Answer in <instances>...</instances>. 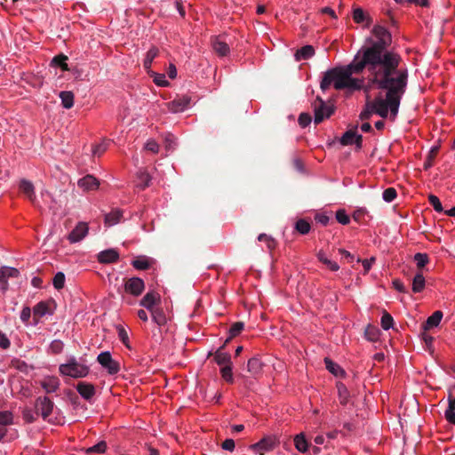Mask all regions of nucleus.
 <instances>
[{"label": "nucleus", "mask_w": 455, "mask_h": 455, "mask_svg": "<svg viewBox=\"0 0 455 455\" xmlns=\"http://www.w3.org/2000/svg\"><path fill=\"white\" fill-rule=\"evenodd\" d=\"M151 77H153L154 83L158 86H167L169 85V82L165 79V76L164 74H159L154 71L148 73Z\"/></svg>", "instance_id": "41"}, {"label": "nucleus", "mask_w": 455, "mask_h": 455, "mask_svg": "<svg viewBox=\"0 0 455 455\" xmlns=\"http://www.w3.org/2000/svg\"><path fill=\"white\" fill-rule=\"evenodd\" d=\"M78 187L82 188L84 191H92L98 189L100 181L92 175H86L77 181Z\"/></svg>", "instance_id": "15"}, {"label": "nucleus", "mask_w": 455, "mask_h": 455, "mask_svg": "<svg viewBox=\"0 0 455 455\" xmlns=\"http://www.w3.org/2000/svg\"><path fill=\"white\" fill-rule=\"evenodd\" d=\"M56 307L57 305L53 299L38 302L33 308L34 324L36 325L41 317L53 315Z\"/></svg>", "instance_id": "5"}, {"label": "nucleus", "mask_w": 455, "mask_h": 455, "mask_svg": "<svg viewBox=\"0 0 455 455\" xmlns=\"http://www.w3.org/2000/svg\"><path fill=\"white\" fill-rule=\"evenodd\" d=\"M145 148L152 153H157L159 150V145L155 140H148L146 145Z\"/></svg>", "instance_id": "59"}, {"label": "nucleus", "mask_w": 455, "mask_h": 455, "mask_svg": "<svg viewBox=\"0 0 455 455\" xmlns=\"http://www.w3.org/2000/svg\"><path fill=\"white\" fill-rule=\"evenodd\" d=\"M109 145V140H104L101 143L93 146L92 148V155L94 156H100L106 150L108 149Z\"/></svg>", "instance_id": "42"}, {"label": "nucleus", "mask_w": 455, "mask_h": 455, "mask_svg": "<svg viewBox=\"0 0 455 455\" xmlns=\"http://www.w3.org/2000/svg\"><path fill=\"white\" fill-rule=\"evenodd\" d=\"M221 447H222V449H224L226 451H233L235 447V441L233 439H226L222 443Z\"/></svg>", "instance_id": "60"}, {"label": "nucleus", "mask_w": 455, "mask_h": 455, "mask_svg": "<svg viewBox=\"0 0 455 455\" xmlns=\"http://www.w3.org/2000/svg\"><path fill=\"white\" fill-rule=\"evenodd\" d=\"M160 301V296L155 291L148 292L140 300V305L151 311L156 308V305Z\"/></svg>", "instance_id": "17"}, {"label": "nucleus", "mask_w": 455, "mask_h": 455, "mask_svg": "<svg viewBox=\"0 0 455 455\" xmlns=\"http://www.w3.org/2000/svg\"><path fill=\"white\" fill-rule=\"evenodd\" d=\"M158 55V49L156 47H152L148 50L147 52L146 58L144 60L143 67L148 71V73H150L151 70V65L154 60V59Z\"/></svg>", "instance_id": "30"}, {"label": "nucleus", "mask_w": 455, "mask_h": 455, "mask_svg": "<svg viewBox=\"0 0 455 455\" xmlns=\"http://www.w3.org/2000/svg\"><path fill=\"white\" fill-rule=\"evenodd\" d=\"M88 231L89 228L86 222H78L68 235V239L71 243L80 242L87 235Z\"/></svg>", "instance_id": "11"}, {"label": "nucleus", "mask_w": 455, "mask_h": 455, "mask_svg": "<svg viewBox=\"0 0 455 455\" xmlns=\"http://www.w3.org/2000/svg\"><path fill=\"white\" fill-rule=\"evenodd\" d=\"M425 288V277L421 272L415 275L412 279V291L415 293L421 292Z\"/></svg>", "instance_id": "28"}, {"label": "nucleus", "mask_w": 455, "mask_h": 455, "mask_svg": "<svg viewBox=\"0 0 455 455\" xmlns=\"http://www.w3.org/2000/svg\"><path fill=\"white\" fill-rule=\"evenodd\" d=\"M20 275V272L17 268L11 267H0V284L1 289L3 291H5L8 290V278L11 277H18Z\"/></svg>", "instance_id": "13"}, {"label": "nucleus", "mask_w": 455, "mask_h": 455, "mask_svg": "<svg viewBox=\"0 0 455 455\" xmlns=\"http://www.w3.org/2000/svg\"><path fill=\"white\" fill-rule=\"evenodd\" d=\"M212 46L215 53L220 57L227 56L229 53V45L224 40L223 36H215L212 39Z\"/></svg>", "instance_id": "14"}, {"label": "nucleus", "mask_w": 455, "mask_h": 455, "mask_svg": "<svg viewBox=\"0 0 455 455\" xmlns=\"http://www.w3.org/2000/svg\"><path fill=\"white\" fill-rule=\"evenodd\" d=\"M312 121L311 116L307 113H301L299 116L298 122L299 124L305 128L307 127Z\"/></svg>", "instance_id": "56"}, {"label": "nucleus", "mask_w": 455, "mask_h": 455, "mask_svg": "<svg viewBox=\"0 0 455 455\" xmlns=\"http://www.w3.org/2000/svg\"><path fill=\"white\" fill-rule=\"evenodd\" d=\"M223 350L224 346H221L213 354L214 361L218 365L221 367L226 366L228 364H232L231 355L228 353L224 352Z\"/></svg>", "instance_id": "19"}, {"label": "nucleus", "mask_w": 455, "mask_h": 455, "mask_svg": "<svg viewBox=\"0 0 455 455\" xmlns=\"http://www.w3.org/2000/svg\"><path fill=\"white\" fill-rule=\"evenodd\" d=\"M324 363L326 369L336 377L342 376L345 374L344 370L338 363L331 361L330 358L325 357Z\"/></svg>", "instance_id": "26"}, {"label": "nucleus", "mask_w": 455, "mask_h": 455, "mask_svg": "<svg viewBox=\"0 0 455 455\" xmlns=\"http://www.w3.org/2000/svg\"><path fill=\"white\" fill-rule=\"evenodd\" d=\"M263 363L258 357H252L249 359L247 363V371L253 377H256L261 373Z\"/></svg>", "instance_id": "21"}, {"label": "nucleus", "mask_w": 455, "mask_h": 455, "mask_svg": "<svg viewBox=\"0 0 455 455\" xmlns=\"http://www.w3.org/2000/svg\"><path fill=\"white\" fill-rule=\"evenodd\" d=\"M23 419L28 423H32L36 420V413L31 409H25L23 411Z\"/></svg>", "instance_id": "57"}, {"label": "nucleus", "mask_w": 455, "mask_h": 455, "mask_svg": "<svg viewBox=\"0 0 455 455\" xmlns=\"http://www.w3.org/2000/svg\"><path fill=\"white\" fill-rule=\"evenodd\" d=\"M438 150H439V148L438 147H433L428 155H427V159L425 160L424 162V169L425 170H427L429 168H431L433 166V163H434V159L435 157L436 156L437 153H438Z\"/></svg>", "instance_id": "38"}, {"label": "nucleus", "mask_w": 455, "mask_h": 455, "mask_svg": "<svg viewBox=\"0 0 455 455\" xmlns=\"http://www.w3.org/2000/svg\"><path fill=\"white\" fill-rule=\"evenodd\" d=\"M20 189L32 203H34L36 200L35 188L30 181L21 180L20 182Z\"/></svg>", "instance_id": "22"}, {"label": "nucleus", "mask_w": 455, "mask_h": 455, "mask_svg": "<svg viewBox=\"0 0 455 455\" xmlns=\"http://www.w3.org/2000/svg\"><path fill=\"white\" fill-rule=\"evenodd\" d=\"M407 84V79L382 75L375 76V80L369 85L385 91L386 96L385 98L379 96L372 101L367 102L365 108L360 114V119L368 120L373 113H376L382 118L389 117L391 121H395Z\"/></svg>", "instance_id": "2"}, {"label": "nucleus", "mask_w": 455, "mask_h": 455, "mask_svg": "<svg viewBox=\"0 0 455 455\" xmlns=\"http://www.w3.org/2000/svg\"><path fill=\"white\" fill-rule=\"evenodd\" d=\"M336 219L337 221L342 225H347L350 222V218L344 210L337 211Z\"/></svg>", "instance_id": "53"}, {"label": "nucleus", "mask_w": 455, "mask_h": 455, "mask_svg": "<svg viewBox=\"0 0 455 455\" xmlns=\"http://www.w3.org/2000/svg\"><path fill=\"white\" fill-rule=\"evenodd\" d=\"M337 389L340 403L346 405L348 403L349 398V392L347 387L343 383L338 382Z\"/></svg>", "instance_id": "34"}, {"label": "nucleus", "mask_w": 455, "mask_h": 455, "mask_svg": "<svg viewBox=\"0 0 455 455\" xmlns=\"http://www.w3.org/2000/svg\"><path fill=\"white\" fill-rule=\"evenodd\" d=\"M448 401H449V405L445 411L444 415H445L446 419L450 423L455 425V397L449 395Z\"/></svg>", "instance_id": "29"}, {"label": "nucleus", "mask_w": 455, "mask_h": 455, "mask_svg": "<svg viewBox=\"0 0 455 455\" xmlns=\"http://www.w3.org/2000/svg\"><path fill=\"white\" fill-rule=\"evenodd\" d=\"M294 444L296 449L300 452H306L308 449V443L303 433H300L294 437Z\"/></svg>", "instance_id": "32"}, {"label": "nucleus", "mask_w": 455, "mask_h": 455, "mask_svg": "<svg viewBox=\"0 0 455 455\" xmlns=\"http://www.w3.org/2000/svg\"><path fill=\"white\" fill-rule=\"evenodd\" d=\"M68 57L64 54H60L52 59V63L60 67L62 70H69L67 64Z\"/></svg>", "instance_id": "43"}, {"label": "nucleus", "mask_w": 455, "mask_h": 455, "mask_svg": "<svg viewBox=\"0 0 455 455\" xmlns=\"http://www.w3.org/2000/svg\"><path fill=\"white\" fill-rule=\"evenodd\" d=\"M59 371L62 375L78 379L85 377L89 373V367L79 363L75 358H71L67 363L60 364Z\"/></svg>", "instance_id": "4"}, {"label": "nucleus", "mask_w": 455, "mask_h": 455, "mask_svg": "<svg viewBox=\"0 0 455 455\" xmlns=\"http://www.w3.org/2000/svg\"><path fill=\"white\" fill-rule=\"evenodd\" d=\"M12 423V413L8 411H0V425L6 426V425H10Z\"/></svg>", "instance_id": "52"}, {"label": "nucleus", "mask_w": 455, "mask_h": 455, "mask_svg": "<svg viewBox=\"0 0 455 455\" xmlns=\"http://www.w3.org/2000/svg\"><path fill=\"white\" fill-rule=\"evenodd\" d=\"M132 266L136 269L146 270L149 267V262L146 258H138L132 261Z\"/></svg>", "instance_id": "48"}, {"label": "nucleus", "mask_w": 455, "mask_h": 455, "mask_svg": "<svg viewBox=\"0 0 455 455\" xmlns=\"http://www.w3.org/2000/svg\"><path fill=\"white\" fill-rule=\"evenodd\" d=\"M190 100V97L187 95L178 97L167 103L168 109L172 113L182 112L188 108Z\"/></svg>", "instance_id": "12"}, {"label": "nucleus", "mask_w": 455, "mask_h": 455, "mask_svg": "<svg viewBox=\"0 0 455 455\" xmlns=\"http://www.w3.org/2000/svg\"><path fill=\"white\" fill-rule=\"evenodd\" d=\"M97 361L110 375H115L120 371L119 363L112 358L108 351L101 352L98 355Z\"/></svg>", "instance_id": "7"}, {"label": "nucleus", "mask_w": 455, "mask_h": 455, "mask_svg": "<svg viewBox=\"0 0 455 455\" xmlns=\"http://www.w3.org/2000/svg\"><path fill=\"white\" fill-rule=\"evenodd\" d=\"M295 229L301 235H306L310 230V223L304 219L297 220Z\"/></svg>", "instance_id": "39"}, {"label": "nucleus", "mask_w": 455, "mask_h": 455, "mask_svg": "<svg viewBox=\"0 0 455 455\" xmlns=\"http://www.w3.org/2000/svg\"><path fill=\"white\" fill-rule=\"evenodd\" d=\"M323 264L330 268L331 271H338L339 269V266L335 261H332L329 259L323 261Z\"/></svg>", "instance_id": "63"}, {"label": "nucleus", "mask_w": 455, "mask_h": 455, "mask_svg": "<svg viewBox=\"0 0 455 455\" xmlns=\"http://www.w3.org/2000/svg\"><path fill=\"white\" fill-rule=\"evenodd\" d=\"M117 329V333H118V338L119 339L124 343V345L127 347V348H131L130 347V344H129V337H128V333L127 331H125V329L121 326V325H118L116 327Z\"/></svg>", "instance_id": "46"}, {"label": "nucleus", "mask_w": 455, "mask_h": 455, "mask_svg": "<svg viewBox=\"0 0 455 455\" xmlns=\"http://www.w3.org/2000/svg\"><path fill=\"white\" fill-rule=\"evenodd\" d=\"M220 374H221V377L228 383L231 384L234 382L233 372H232V364H228L226 366L221 367Z\"/></svg>", "instance_id": "40"}, {"label": "nucleus", "mask_w": 455, "mask_h": 455, "mask_svg": "<svg viewBox=\"0 0 455 455\" xmlns=\"http://www.w3.org/2000/svg\"><path fill=\"white\" fill-rule=\"evenodd\" d=\"M176 138L172 134H167L164 138V147L167 151L174 149Z\"/></svg>", "instance_id": "55"}, {"label": "nucleus", "mask_w": 455, "mask_h": 455, "mask_svg": "<svg viewBox=\"0 0 455 455\" xmlns=\"http://www.w3.org/2000/svg\"><path fill=\"white\" fill-rule=\"evenodd\" d=\"M393 286L395 290H397L400 292H406L405 286L399 279H395L393 281Z\"/></svg>", "instance_id": "64"}, {"label": "nucleus", "mask_w": 455, "mask_h": 455, "mask_svg": "<svg viewBox=\"0 0 455 455\" xmlns=\"http://www.w3.org/2000/svg\"><path fill=\"white\" fill-rule=\"evenodd\" d=\"M275 441L271 436H267L259 441L258 443L251 444L250 449L259 455H264L265 451H271L275 448Z\"/></svg>", "instance_id": "10"}, {"label": "nucleus", "mask_w": 455, "mask_h": 455, "mask_svg": "<svg viewBox=\"0 0 455 455\" xmlns=\"http://www.w3.org/2000/svg\"><path fill=\"white\" fill-rule=\"evenodd\" d=\"M54 407L53 402L47 396H40L35 403V413L36 416H41L46 419L52 412Z\"/></svg>", "instance_id": "8"}, {"label": "nucleus", "mask_w": 455, "mask_h": 455, "mask_svg": "<svg viewBox=\"0 0 455 455\" xmlns=\"http://www.w3.org/2000/svg\"><path fill=\"white\" fill-rule=\"evenodd\" d=\"M150 313L153 321L159 326L164 325L167 323V317L162 308L156 307Z\"/></svg>", "instance_id": "27"}, {"label": "nucleus", "mask_w": 455, "mask_h": 455, "mask_svg": "<svg viewBox=\"0 0 455 455\" xmlns=\"http://www.w3.org/2000/svg\"><path fill=\"white\" fill-rule=\"evenodd\" d=\"M123 219V211L119 209H115L111 211L109 213L105 215V225L111 227L121 221Z\"/></svg>", "instance_id": "23"}, {"label": "nucleus", "mask_w": 455, "mask_h": 455, "mask_svg": "<svg viewBox=\"0 0 455 455\" xmlns=\"http://www.w3.org/2000/svg\"><path fill=\"white\" fill-rule=\"evenodd\" d=\"M31 317V309L29 307H24L21 313H20V320L28 324V320Z\"/></svg>", "instance_id": "58"}, {"label": "nucleus", "mask_w": 455, "mask_h": 455, "mask_svg": "<svg viewBox=\"0 0 455 455\" xmlns=\"http://www.w3.org/2000/svg\"><path fill=\"white\" fill-rule=\"evenodd\" d=\"M313 108L315 124H319L324 118L330 117L334 112L333 107L326 105L325 101L319 96H317L315 102L313 104Z\"/></svg>", "instance_id": "6"}, {"label": "nucleus", "mask_w": 455, "mask_h": 455, "mask_svg": "<svg viewBox=\"0 0 455 455\" xmlns=\"http://www.w3.org/2000/svg\"><path fill=\"white\" fill-rule=\"evenodd\" d=\"M137 179L139 180L137 187L140 189H145L150 184L151 177L147 172H140L137 175Z\"/></svg>", "instance_id": "35"}, {"label": "nucleus", "mask_w": 455, "mask_h": 455, "mask_svg": "<svg viewBox=\"0 0 455 455\" xmlns=\"http://www.w3.org/2000/svg\"><path fill=\"white\" fill-rule=\"evenodd\" d=\"M380 323L384 330H389L393 326L394 319L390 314L385 311L381 316Z\"/></svg>", "instance_id": "44"}, {"label": "nucleus", "mask_w": 455, "mask_h": 455, "mask_svg": "<svg viewBox=\"0 0 455 455\" xmlns=\"http://www.w3.org/2000/svg\"><path fill=\"white\" fill-rule=\"evenodd\" d=\"M60 98L61 100V104L65 108L69 109L73 107L74 94L72 92H68V91L60 92Z\"/></svg>", "instance_id": "31"}, {"label": "nucleus", "mask_w": 455, "mask_h": 455, "mask_svg": "<svg viewBox=\"0 0 455 455\" xmlns=\"http://www.w3.org/2000/svg\"><path fill=\"white\" fill-rule=\"evenodd\" d=\"M363 70H366L368 74L367 80L369 84L375 80V76H381L356 53L348 65L336 67L327 70L323 74L320 83V88L323 92H325L331 84H333L336 90H361L363 88V80L354 78L352 76L353 74H361Z\"/></svg>", "instance_id": "3"}, {"label": "nucleus", "mask_w": 455, "mask_h": 455, "mask_svg": "<svg viewBox=\"0 0 455 455\" xmlns=\"http://www.w3.org/2000/svg\"><path fill=\"white\" fill-rule=\"evenodd\" d=\"M315 219L317 222L321 223L323 226L328 225V223L330 221L329 216L324 215V214H316Z\"/></svg>", "instance_id": "62"}, {"label": "nucleus", "mask_w": 455, "mask_h": 455, "mask_svg": "<svg viewBox=\"0 0 455 455\" xmlns=\"http://www.w3.org/2000/svg\"><path fill=\"white\" fill-rule=\"evenodd\" d=\"M428 201L430 204L433 206L435 212H443V205L439 200V198L435 195H429L428 196Z\"/></svg>", "instance_id": "49"}, {"label": "nucleus", "mask_w": 455, "mask_h": 455, "mask_svg": "<svg viewBox=\"0 0 455 455\" xmlns=\"http://www.w3.org/2000/svg\"><path fill=\"white\" fill-rule=\"evenodd\" d=\"M106 449H107V443L105 441H101V442L98 443L97 444L88 448L86 452L87 453H92V452L103 453L106 451Z\"/></svg>", "instance_id": "50"}, {"label": "nucleus", "mask_w": 455, "mask_h": 455, "mask_svg": "<svg viewBox=\"0 0 455 455\" xmlns=\"http://www.w3.org/2000/svg\"><path fill=\"white\" fill-rule=\"evenodd\" d=\"M52 284H53L54 288L57 289V290L62 289L64 287V284H65V275H64V273H62V272L56 273L54 277H53V280H52Z\"/></svg>", "instance_id": "45"}, {"label": "nucleus", "mask_w": 455, "mask_h": 455, "mask_svg": "<svg viewBox=\"0 0 455 455\" xmlns=\"http://www.w3.org/2000/svg\"><path fill=\"white\" fill-rule=\"evenodd\" d=\"M315 54V49L312 45H305L299 49L295 53L296 60H308Z\"/></svg>", "instance_id": "25"}, {"label": "nucleus", "mask_w": 455, "mask_h": 455, "mask_svg": "<svg viewBox=\"0 0 455 455\" xmlns=\"http://www.w3.org/2000/svg\"><path fill=\"white\" fill-rule=\"evenodd\" d=\"M353 19L356 23H362L366 20V27H369L372 22V20L370 17H366L363 10L362 8H355L353 12Z\"/></svg>", "instance_id": "33"}, {"label": "nucleus", "mask_w": 455, "mask_h": 455, "mask_svg": "<svg viewBox=\"0 0 455 455\" xmlns=\"http://www.w3.org/2000/svg\"><path fill=\"white\" fill-rule=\"evenodd\" d=\"M76 388L79 395L87 401H89L95 395V387L91 383L84 381L78 382Z\"/></svg>", "instance_id": "16"}, {"label": "nucleus", "mask_w": 455, "mask_h": 455, "mask_svg": "<svg viewBox=\"0 0 455 455\" xmlns=\"http://www.w3.org/2000/svg\"><path fill=\"white\" fill-rule=\"evenodd\" d=\"M443 315L442 311H435L429 317H427V321L423 323L424 331H427L438 326L443 318Z\"/></svg>", "instance_id": "20"}, {"label": "nucleus", "mask_w": 455, "mask_h": 455, "mask_svg": "<svg viewBox=\"0 0 455 455\" xmlns=\"http://www.w3.org/2000/svg\"><path fill=\"white\" fill-rule=\"evenodd\" d=\"M382 196L386 202L390 203L395 199L397 193L394 188H388L384 190Z\"/></svg>", "instance_id": "51"}, {"label": "nucleus", "mask_w": 455, "mask_h": 455, "mask_svg": "<svg viewBox=\"0 0 455 455\" xmlns=\"http://www.w3.org/2000/svg\"><path fill=\"white\" fill-rule=\"evenodd\" d=\"M414 261L416 262L419 272H421L424 267L429 262V258L427 253L418 252L414 255Z\"/></svg>", "instance_id": "37"}, {"label": "nucleus", "mask_w": 455, "mask_h": 455, "mask_svg": "<svg viewBox=\"0 0 455 455\" xmlns=\"http://www.w3.org/2000/svg\"><path fill=\"white\" fill-rule=\"evenodd\" d=\"M119 259V253L115 249H108L98 254V260L103 264L116 262Z\"/></svg>", "instance_id": "18"}, {"label": "nucleus", "mask_w": 455, "mask_h": 455, "mask_svg": "<svg viewBox=\"0 0 455 455\" xmlns=\"http://www.w3.org/2000/svg\"><path fill=\"white\" fill-rule=\"evenodd\" d=\"M63 343L59 340V339H55L53 340L51 345H50V350L52 354H60L61 353V351L63 350Z\"/></svg>", "instance_id": "54"}, {"label": "nucleus", "mask_w": 455, "mask_h": 455, "mask_svg": "<svg viewBox=\"0 0 455 455\" xmlns=\"http://www.w3.org/2000/svg\"><path fill=\"white\" fill-rule=\"evenodd\" d=\"M356 135V126L354 129L347 131L343 136L340 138V143L343 146L352 145L354 144V139Z\"/></svg>", "instance_id": "36"}, {"label": "nucleus", "mask_w": 455, "mask_h": 455, "mask_svg": "<svg viewBox=\"0 0 455 455\" xmlns=\"http://www.w3.org/2000/svg\"><path fill=\"white\" fill-rule=\"evenodd\" d=\"M244 323L243 322H235L229 329L230 338H235L243 330Z\"/></svg>", "instance_id": "47"}, {"label": "nucleus", "mask_w": 455, "mask_h": 455, "mask_svg": "<svg viewBox=\"0 0 455 455\" xmlns=\"http://www.w3.org/2000/svg\"><path fill=\"white\" fill-rule=\"evenodd\" d=\"M11 343L4 333L0 331V347L6 349L10 347Z\"/></svg>", "instance_id": "61"}, {"label": "nucleus", "mask_w": 455, "mask_h": 455, "mask_svg": "<svg viewBox=\"0 0 455 455\" xmlns=\"http://www.w3.org/2000/svg\"><path fill=\"white\" fill-rule=\"evenodd\" d=\"M41 385L46 393H53L59 388L60 381L55 377H49L42 381Z\"/></svg>", "instance_id": "24"}, {"label": "nucleus", "mask_w": 455, "mask_h": 455, "mask_svg": "<svg viewBox=\"0 0 455 455\" xmlns=\"http://www.w3.org/2000/svg\"><path fill=\"white\" fill-rule=\"evenodd\" d=\"M145 288L144 281L139 277H132L125 280L124 290L126 292L139 296L142 293Z\"/></svg>", "instance_id": "9"}, {"label": "nucleus", "mask_w": 455, "mask_h": 455, "mask_svg": "<svg viewBox=\"0 0 455 455\" xmlns=\"http://www.w3.org/2000/svg\"><path fill=\"white\" fill-rule=\"evenodd\" d=\"M376 40L368 39L369 44L363 46L358 54L379 74L387 76L409 78V71L402 56L388 49L392 43L390 32L384 27L376 25L372 28Z\"/></svg>", "instance_id": "1"}]
</instances>
